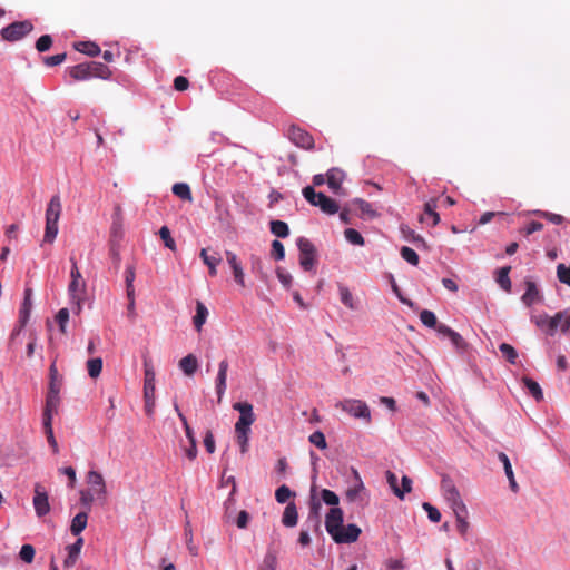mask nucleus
<instances>
[{
  "mask_svg": "<svg viewBox=\"0 0 570 570\" xmlns=\"http://www.w3.org/2000/svg\"><path fill=\"white\" fill-rule=\"evenodd\" d=\"M401 256L404 261L410 263L413 266H416L419 264V255L416 252L407 246H403L401 248Z\"/></svg>",
  "mask_w": 570,
  "mask_h": 570,
  "instance_id": "obj_48",
  "label": "nucleus"
},
{
  "mask_svg": "<svg viewBox=\"0 0 570 570\" xmlns=\"http://www.w3.org/2000/svg\"><path fill=\"white\" fill-rule=\"evenodd\" d=\"M344 178H345V173L342 169L336 168V167L328 169V171L326 173L327 186L334 194L341 193L342 183H343Z\"/></svg>",
  "mask_w": 570,
  "mask_h": 570,
  "instance_id": "obj_15",
  "label": "nucleus"
},
{
  "mask_svg": "<svg viewBox=\"0 0 570 570\" xmlns=\"http://www.w3.org/2000/svg\"><path fill=\"white\" fill-rule=\"evenodd\" d=\"M56 321L59 324L60 332L62 334L67 333L66 326L69 321V311L68 308H61L56 315Z\"/></svg>",
  "mask_w": 570,
  "mask_h": 570,
  "instance_id": "obj_58",
  "label": "nucleus"
},
{
  "mask_svg": "<svg viewBox=\"0 0 570 570\" xmlns=\"http://www.w3.org/2000/svg\"><path fill=\"white\" fill-rule=\"evenodd\" d=\"M198 367L197 357L188 354L179 361V368L188 376H191Z\"/></svg>",
  "mask_w": 570,
  "mask_h": 570,
  "instance_id": "obj_29",
  "label": "nucleus"
},
{
  "mask_svg": "<svg viewBox=\"0 0 570 570\" xmlns=\"http://www.w3.org/2000/svg\"><path fill=\"white\" fill-rule=\"evenodd\" d=\"M298 520V512L296 504L294 502H291L286 505L283 517H282V523L283 525L287 528H293L297 524Z\"/></svg>",
  "mask_w": 570,
  "mask_h": 570,
  "instance_id": "obj_24",
  "label": "nucleus"
},
{
  "mask_svg": "<svg viewBox=\"0 0 570 570\" xmlns=\"http://www.w3.org/2000/svg\"><path fill=\"white\" fill-rule=\"evenodd\" d=\"M87 371L90 377L96 379L102 371V360L100 357L90 358L87 361Z\"/></svg>",
  "mask_w": 570,
  "mask_h": 570,
  "instance_id": "obj_41",
  "label": "nucleus"
},
{
  "mask_svg": "<svg viewBox=\"0 0 570 570\" xmlns=\"http://www.w3.org/2000/svg\"><path fill=\"white\" fill-rule=\"evenodd\" d=\"M303 196L311 205L320 207L325 214L334 215L340 209V206L334 199L323 193L315 191L312 186L303 188Z\"/></svg>",
  "mask_w": 570,
  "mask_h": 570,
  "instance_id": "obj_2",
  "label": "nucleus"
},
{
  "mask_svg": "<svg viewBox=\"0 0 570 570\" xmlns=\"http://www.w3.org/2000/svg\"><path fill=\"white\" fill-rule=\"evenodd\" d=\"M510 271H511L510 266H504V267H501L500 269H498V272H497V278H495L497 283L505 292L511 291V281L509 277Z\"/></svg>",
  "mask_w": 570,
  "mask_h": 570,
  "instance_id": "obj_34",
  "label": "nucleus"
},
{
  "mask_svg": "<svg viewBox=\"0 0 570 570\" xmlns=\"http://www.w3.org/2000/svg\"><path fill=\"white\" fill-rule=\"evenodd\" d=\"M87 483L89 484V491L97 495V499H106L107 489L104 476L98 471H89L87 474Z\"/></svg>",
  "mask_w": 570,
  "mask_h": 570,
  "instance_id": "obj_9",
  "label": "nucleus"
},
{
  "mask_svg": "<svg viewBox=\"0 0 570 570\" xmlns=\"http://www.w3.org/2000/svg\"><path fill=\"white\" fill-rule=\"evenodd\" d=\"M43 429H45V433L47 435L48 443L52 448V451L55 453H57L59 449H58V443L53 435L52 422H43Z\"/></svg>",
  "mask_w": 570,
  "mask_h": 570,
  "instance_id": "obj_57",
  "label": "nucleus"
},
{
  "mask_svg": "<svg viewBox=\"0 0 570 570\" xmlns=\"http://www.w3.org/2000/svg\"><path fill=\"white\" fill-rule=\"evenodd\" d=\"M338 294L343 305L352 311L357 309V301L344 284H338Z\"/></svg>",
  "mask_w": 570,
  "mask_h": 570,
  "instance_id": "obj_27",
  "label": "nucleus"
},
{
  "mask_svg": "<svg viewBox=\"0 0 570 570\" xmlns=\"http://www.w3.org/2000/svg\"><path fill=\"white\" fill-rule=\"evenodd\" d=\"M88 514L87 512L77 513L70 525V531L73 535H79L87 527Z\"/></svg>",
  "mask_w": 570,
  "mask_h": 570,
  "instance_id": "obj_30",
  "label": "nucleus"
},
{
  "mask_svg": "<svg viewBox=\"0 0 570 570\" xmlns=\"http://www.w3.org/2000/svg\"><path fill=\"white\" fill-rule=\"evenodd\" d=\"M173 194L183 200H193L190 187L185 183H177L171 188Z\"/></svg>",
  "mask_w": 570,
  "mask_h": 570,
  "instance_id": "obj_37",
  "label": "nucleus"
},
{
  "mask_svg": "<svg viewBox=\"0 0 570 570\" xmlns=\"http://www.w3.org/2000/svg\"><path fill=\"white\" fill-rule=\"evenodd\" d=\"M454 514L456 519V529L462 537H465L470 528V523L468 521V511L456 512Z\"/></svg>",
  "mask_w": 570,
  "mask_h": 570,
  "instance_id": "obj_40",
  "label": "nucleus"
},
{
  "mask_svg": "<svg viewBox=\"0 0 570 570\" xmlns=\"http://www.w3.org/2000/svg\"><path fill=\"white\" fill-rule=\"evenodd\" d=\"M422 508L426 511L428 513V517L429 519L432 521V522H439L441 520V513L440 511L434 507L432 505L431 503L429 502H424L422 504Z\"/></svg>",
  "mask_w": 570,
  "mask_h": 570,
  "instance_id": "obj_61",
  "label": "nucleus"
},
{
  "mask_svg": "<svg viewBox=\"0 0 570 570\" xmlns=\"http://www.w3.org/2000/svg\"><path fill=\"white\" fill-rule=\"evenodd\" d=\"M19 556L24 562L31 563L35 558V548L31 544H23Z\"/></svg>",
  "mask_w": 570,
  "mask_h": 570,
  "instance_id": "obj_60",
  "label": "nucleus"
},
{
  "mask_svg": "<svg viewBox=\"0 0 570 570\" xmlns=\"http://www.w3.org/2000/svg\"><path fill=\"white\" fill-rule=\"evenodd\" d=\"M363 491H364V485L362 482H360L355 487L347 489L346 498L348 501H352V502L362 501L361 494Z\"/></svg>",
  "mask_w": 570,
  "mask_h": 570,
  "instance_id": "obj_54",
  "label": "nucleus"
},
{
  "mask_svg": "<svg viewBox=\"0 0 570 570\" xmlns=\"http://www.w3.org/2000/svg\"><path fill=\"white\" fill-rule=\"evenodd\" d=\"M135 276H136L135 267L132 265L127 266L126 272H125L127 296H132V294L135 293V288H134Z\"/></svg>",
  "mask_w": 570,
  "mask_h": 570,
  "instance_id": "obj_45",
  "label": "nucleus"
},
{
  "mask_svg": "<svg viewBox=\"0 0 570 570\" xmlns=\"http://www.w3.org/2000/svg\"><path fill=\"white\" fill-rule=\"evenodd\" d=\"M295 493L291 491V489L283 484L275 491V499L278 503H285L288 501L291 497H294Z\"/></svg>",
  "mask_w": 570,
  "mask_h": 570,
  "instance_id": "obj_47",
  "label": "nucleus"
},
{
  "mask_svg": "<svg viewBox=\"0 0 570 570\" xmlns=\"http://www.w3.org/2000/svg\"><path fill=\"white\" fill-rule=\"evenodd\" d=\"M499 350L509 363L515 364L517 358H518V353L512 345H510L508 343H502V344H500Z\"/></svg>",
  "mask_w": 570,
  "mask_h": 570,
  "instance_id": "obj_42",
  "label": "nucleus"
},
{
  "mask_svg": "<svg viewBox=\"0 0 570 570\" xmlns=\"http://www.w3.org/2000/svg\"><path fill=\"white\" fill-rule=\"evenodd\" d=\"M144 396L155 395V371L149 361L145 360Z\"/></svg>",
  "mask_w": 570,
  "mask_h": 570,
  "instance_id": "obj_20",
  "label": "nucleus"
},
{
  "mask_svg": "<svg viewBox=\"0 0 570 570\" xmlns=\"http://www.w3.org/2000/svg\"><path fill=\"white\" fill-rule=\"evenodd\" d=\"M185 538H186V546L191 556L198 554V548L194 544L193 541V532L189 522L185 525Z\"/></svg>",
  "mask_w": 570,
  "mask_h": 570,
  "instance_id": "obj_53",
  "label": "nucleus"
},
{
  "mask_svg": "<svg viewBox=\"0 0 570 570\" xmlns=\"http://www.w3.org/2000/svg\"><path fill=\"white\" fill-rule=\"evenodd\" d=\"M225 256H226V261L228 262V264L233 271L235 282L239 286L245 287V275H244V271H243L240 262L238 261L237 255L230 250H226Z\"/></svg>",
  "mask_w": 570,
  "mask_h": 570,
  "instance_id": "obj_14",
  "label": "nucleus"
},
{
  "mask_svg": "<svg viewBox=\"0 0 570 570\" xmlns=\"http://www.w3.org/2000/svg\"><path fill=\"white\" fill-rule=\"evenodd\" d=\"M207 316H208V311H207L206 306L202 302H197L196 315L193 318V322H194V325H195V328L197 330V332L202 331V327H203L204 323L206 322Z\"/></svg>",
  "mask_w": 570,
  "mask_h": 570,
  "instance_id": "obj_32",
  "label": "nucleus"
},
{
  "mask_svg": "<svg viewBox=\"0 0 570 570\" xmlns=\"http://www.w3.org/2000/svg\"><path fill=\"white\" fill-rule=\"evenodd\" d=\"M498 459L500 460V462L503 464V469H504V472H505V475L509 480V484H510V489L517 493L519 491V485L515 481V478H514V473H513V470H512V465H511V462L508 458V455L503 452H500L498 454Z\"/></svg>",
  "mask_w": 570,
  "mask_h": 570,
  "instance_id": "obj_22",
  "label": "nucleus"
},
{
  "mask_svg": "<svg viewBox=\"0 0 570 570\" xmlns=\"http://www.w3.org/2000/svg\"><path fill=\"white\" fill-rule=\"evenodd\" d=\"M76 50L89 57H96L100 53V48L96 42L81 41L75 45Z\"/></svg>",
  "mask_w": 570,
  "mask_h": 570,
  "instance_id": "obj_33",
  "label": "nucleus"
},
{
  "mask_svg": "<svg viewBox=\"0 0 570 570\" xmlns=\"http://www.w3.org/2000/svg\"><path fill=\"white\" fill-rule=\"evenodd\" d=\"M420 320L425 326L430 328H435L439 325L435 314L429 309L421 312Z\"/></svg>",
  "mask_w": 570,
  "mask_h": 570,
  "instance_id": "obj_46",
  "label": "nucleus"
},
{
  "mask_svg": "<svg viewBox=\"0 0 570 570\" xmlns=\"http://www.w3.org/2000/svg\"><path fill=\"white\" fill-rule=\"evenodd\" d=\"M321 497L325 504L331 505L332 508H337L336 505L338 504L340 499L335 492L328 489H323Z\"/></svg>",
  "mask_w": 570,
  "mask_h": 570,
  "instance_id": "obj_51",
  "label": "nucleus"
},
{
  "mask_svg": "<svg viewBox=\"0 0 570 570\" xmlns=\"http://www.w3.org/2000/svg\"><path fill=\"white\" fill-rule=\"evenodd\" d=\"M250 429L235 430L236 441L239 445L240 452L244 454L248 451Z\"/></svg>",
  "mask_w": 570,
  "mask_h": 570,
  "instance_id": "obj_36",
  "label": "nucleus"
},
{
  "mask_svg": "<svg viewBox=\"0 0 570 570\" xmlns=\"http://www.w3.org/2000/svg\"><path fill=\"white\" fill-rule=\"evenodd\" d=\"M563 318V313L559 312L553 317H549L547 314L537 315L532 317V321L538 327L546 331L548 334L553 335L558 328V323Z\"/></svg>",
  "mask_w": 570,
  "mask_h": 570,
  "instance_id": "obj_11",
  "label": "nucleus"
},
{
  "mask_svg": "<svg viewBox=\"0 0 570 570\" xmlns=\"http://www.w3.org/2000/svg\"><path fill=\"white\" fill-rule=\"evenodd\" d=\"M557 276L560 283L570 286V266L559 264L557 266Z\"/></svg>",
  "mask_w": 570,
  "mask_h": 570,
  "instance_id": "obj_55",
  "label": "nucleus"
},
{
  "mask_svg": "<svg viewBox=\"0 0 570 570\" xmlns=\"http://www.w3.org/2000/svg\"><path fill=\"white\" fill-rule=\"evenodd\" d=\"M82 544H83V540H82V538H79L73 544H70L67 547L68 556L63 561L65 567H72L76 563V561L80 554Z\"/></svg>",
  "mask_w": 570,
  "mask_h": 570,
  "instance_id": "obj_26",
  "label": "nucleus"
},
{
  "mask_svg": "<svg viewBox=\"0 0 570 570\" xmlns=\"http://www.w3.org/2000/svg\"><path fill=\"white\" fill-rule=\"evenodd\" d=\"M67 58L65 52L43 58V63L48 67H53L62 63Z\"/></svg>",
  "mask_w": 570,
  "mask_h": 570,
  "instance_id": "obj_63",
  "label": "nucleus"
},
{
  "mask_svg": "<svg viewBox=\"0 0 570 570\" xmlns=\"http://www.w3.org/2000/svg\"><path fill=\"white\" fill-rule=\"evenodd\" d=\"M336 409H341L354 419L363 420L365 423H371V410L366 402L357 399H345L335 404Z\"/></svg>",
  "mask_w": 570,
  "mask_h": 570,
  "instance_id": "obj_3",
  "label": "nucleus"
},
{
  "mask_svg": "<svg viewBox=\"0 0 570 570\" xmlns=\"http://www.w3.org/2000/svg\"><path fill=\"white\" fill-rule=\"evenodd\" d=\"M87 63L91 73V78H100L106 80L111 77V70L102 62L90 61Z\"/></svg>",
  "mask_w": 570,
  "mask_h": 570,
  "instance_id": "obj_25",
  "label": "nucleus"
},
{
  "mask_svg": "<svg viewBox=\"0 0 570 570\" xmlns=\"http://www.w3.org/2000/svg\"><path fill=\"white\" fill-rule=\"evenodd\" d=\"M524 284L525 293L522 295L521 299L527 306H531L541 299V295L537 287V284L533 281L525 279Z\"/></svg>",
  "mask_w": 570,
  "mask_h": 570,
  "instance_id": "obj_18",
  "label": "nucleus"
},
{
  "mask_svg": "<svg viewBox=\"0 0 570 570\" xmlns=\"http://www.w3.org/2000/svg\"><path fill=\"white\" fill-rule=\"evenodd\" d=\"M444 499L448 501L454 513L466 512V507L461 498L459 490L448 493L444 495Z\"/></svg>",
  "mask_w": 570,
  "mask_h": 570,
  "instance_id": "obj_28",
  "label": "nucleus"
},
{
  "mask_svg": "<svg viewBox=\"0 0 570 570\" xmlns=\"http://www.w3.org/2000/svg\"><path fill=\"white\" fill-rule=\"evenodd\" d=\"M297 247L299 249V265L304 271H312L316 265V248L314 244L305 238L297 239Z\"/></svg>",
  "mask_w": 570,
  "mask_h": 570,
  "instance_id": "obj_4",
  "label": "nucleus"
},
{
  "mask_svg": "<svg viewBox=\"0 0 570 570\" xmlns=\"http://www.w3.org/2000/svg\"><path fill=\"white\" fill-rule=\"evenodd\" d=\"M33 26L30 21H16L2 28L1 37L10 42L18 41L30 33Z\"/></svg>",
  "mask_w": 570,
  "mask_h": 570,
  "instance_id": "obj_5",
  "label": "nucleus"
},
{
  "mask_svg": "<svg viewBox=\"0 0 570 570\" xmlns=\"http://www.w3.org/2000/svg\"><path fill=\"white\" fill-rule=\"evenodd\" d=\"M522 382L535 401L539 402L543 399L542 390L535 381L530 377H523Z\"/></svg>",
  "mask_w": 570,
  "mask_h": 570,
  "instance_id": "obj_35",
  "label": "nucleus"
},
{
  "mask_svg": "<svg viewBox=\"0 0 570 570\" xmlns=\"http://www.w3.org/2000/svg\"><path fill=\"white\" fill-rule=\"evenodd\" d=\"M309 442L314 444L316 448L324 450L327 446L326 439L323 432L315 431L308 438Z\"/></svg>",
  "mask_w": 570,
  "mask_h": 570,
  "instance_id": "obj_56",
  "label": "nucleus"
},
{
  "mask_svg": "<svg viewBox=\"0 0 570 570\" xmlns=\"http://www.w3.org/2000/svg\"><path fill=\"white\" fill-rule=\"evenodd\" d=\"M269 226L272 234L279 238H285L289 235L288 225L283 220H272Z\"/></svg>",
  "mask_w": 570,
  "mask_h": 570,
  "instance_id": "obj_38",
  "label": "nucleus"
},
{
  "mask_svg": "<svg viewBox=\"0 0 570 570\" xmlns=\"http://www.w3.org/2000/svg\"><path fill=\"white\" fill-rule=\"evenodd\" d=\"M52 45V38L49 35L41 36L36 42V49L39 52H45L50 49Z\"/></svg>",
  "mask_w": 570,
  "mask_h": 570,
  "instance_id": "obj_62",
  "label": "nucleus"
},
{
  "mask_svg": "<svg viewBox=\"0 0 570 570\" xmlns=\"http://www.w3.org/2000/svg\"><path fill=\"white\" fill-rule=\"evenodd\" d=\"M352 204L356 206L363 216H367L370 218L377 216V213L372 208V205L364 199L356 198L352 202Z\"/></svg>",
  "mask_w": 570,
  "mask_h": 570,
  "instance_id": "obj_39",
  "label": "nucleus"
},
{
  "mask_svg": "<svg viewBox=\"0 0 570 570\" xmlns=\"http://www.w3.org/2000/svg\"><path fill=\"white\" fill-rule=\"evenodd\" d=\"M228 362L227 360H223L218 364V373L216 376V392L218 395V401L222 400L225 391H226V381H227V371H228Z\"/></svg>",
  "mask_w": 570,
  "mask_h": 570,
  "instance_id": "obj_17",
  "label": "nucleus"
},
{
  "mask_svg": "<svg viewBox=\"0 0 570 570\" xmlns=\"http://www.w3.org/2000/svg\"><path fill=\"white\" fill-rule=\"evenodd\" d=\"M72 264V268L70 272L71 281L69 283L68 292L71 297V301L77 305V313L81 311V303L83 301L85 292H86V283L82 278V275L77 266V262L73 257L70 258Z\"/></svg>",
  "mask_w": 570,
  "mask_h": 570,
  "instance_id": "obj_1",
  "label": "nucleus"
},
{
  "mask_svg": "<svg viewBox=\"0 0 570 570\" xmlns=\"http://www.w3.org/2000/svg\"><path fill=\"white\" fill-rule=\"evenodd\" d=\"M61 208L60 197L58 195L52 196L46 209V222L58 223Z\"/></svg>",
  "mask_w": 570,
  "mask_h": 570,
  "instance_id": "obj_19",
  "label": "nucleus"
},
{
  "mask_svg": "<svg viewBox=\"0 0 570 570\" xmlns=\"http://www.w3.org/2000/svg\"><path fill=\"white\" fill-rule=\"evenodd\" d=\"M361 534V529L356 524H347L343 525L341 530H338L335 534H333V540L336 543H352L355 542Z\"/></svg>",
  "mask_w": 570,
  "mask_h": 570,
  "instance_id": "obj_13",
  "label": "nucleus"
},
{
  "mask_svg": "<svg viewBox=\"0 0 570 570\" xmlns=\"http://www.w3.org/2000/svg\"><path fill=\"white\" fill-rule=\"evenodd\" d=\"M58 234V223L46 222L43 242L52 244Z\"/></svg>",
  "mask_w": 570,
  "mask_h": 570,
  "instance_id": "obj_44",
  "label": "nucleus"
},
{
  "mask_svg": "<svg viewBox=\"0 0 570 570\" xmlns=\"http://www.w3.org/2000/svg\"><path fill=\"white\" fill-rule=\"evenodd\" d=\"M345 238L353 245L363 246L364 245V238L363 236L353 228H347L344 232Z\"/></svg>",
  "mask_w": 570,
  "mask_h": 570,
  "instance_id": "obj_49",
  "label": "nucleus"
},
{
  "mask_svg": "<svg viewBox=\"0 0 570 570\" xmlns=\"http://www.w3.org/2000/svg\"><path fill=\"white\" fill-rule=\"evenodd\" d=\"M386 481L392 489L393 493L399 497L400 499L404 498V491H401V489L397 485V476L395 473L387 471L386 472Z\"/></svg>",
  "mask_w": 570,
  "mask_h": 570,
  "instance_id": "obj_50",
  "label": "nucleus"
},
{
  "mask_svg": "<svg viewBox=\"0 0 570 570\" xmlns=\"http://www.w3.org/2000/svg\"><path fill=\"white\" fill-rule=\"evenodd\" d=\"M66 72L75 80V81H85L91 79V73L88 67V63H79L73 67H70L66 70Z\"/></svg>",
  "mask_w": 570,
  "mask_h": 570,
  "instance_id": "obj_21",
  "label": "nucleus"
},
{
  "mask_svg": "<svg viewBox=\"0 0 570 570\" xmlns=\"http://www.w3.org/2000/svg\"><path fill=\"white\" fill-rule=\"evenodd\" d=\"M325 528L333 538L338 530L343 528V511L341 508H331L325 517Z\"/></svg>",
  "mask_w": 570,
  "mask_h": 570,
  "instance_id": "obj_12",
  "label": "nucleus"
},
{
  "mask_svg": "<svg viewBox=\"0 0 570 570\" xmlns=\"http://www.w3.org/2000/svg\"><path fill=\"white\" fill-rule=\"evenodd\" d=\"M35 495L32 499L36 514L41 518L50 512L49 497L43 487L40 483L35 484Z\"/></svg>",
  "mask_w": 570,
  "mask_h": 570,
  "instance_id": "obj_8",
  "label": "nucleus"
},
{
  "mask_svg": "<svg viewBox=\"0 0 570 570\" xmlns=\"http://www.w3.org/2000/svg\"><path fill=\"white\" fill-rule=\"evenodd\" d=\"M233 409L240 414L235 424V430L250 429V425L255 422L253 405L248 402H236L233 404Z\"/></svg>",
  "mask_w": 570,
  "mask_h": 570,
  "instance_id": "obj_7",
  "label": "nucleus"
},
{
  "mask_svg": "<svg viewBox=\"0 0 570 570\" xmlns=\"http://www.w3.org/2000/svg\"><path fill=\"white\" fill-rule=\"evenodd\" d=\"M288 139L299 148L312 150L314 148V138L306 130L298 126H291L287 131Z\"/></svg>",
  "mask_w": 570,
  "mask_h": 570,
  "instance_id": "obj_6",
  "label": "nucleus"
},
{
  "mask_svg": "<svg viewBox=\"0 0 570 570\" xmlns=\"http://www.w3.org/2000/svg\"><path fill=\"white\" fill-rule=\"evenodd\" d=\"M60 405V391L48 390L46 404L42 414L43 422H52V416L58 412Z\"/></svg>",
  "mask_w": 570,
  "mask_h": 570,
  "instance_id": "obj_10",
  "label": "nucleus"
},
{
  "mask_svg": "<svg viewBox=\"0 0 570 570\" xmlns=\"http://www.w3.org/2000/svg\"><path fill=\"white\" fill-rule=\"evenodd\" d=\"M271 255L276 261H282L285 257V248L284 245L279 240L272 242V252Z\"/></svg>",
  "mask_w": 570,
  "mask_h": 570,
  "instance_id": "obj_59",
  "label": "nucleus"
},
{
  "mask_svg": "<svg viewBox=\"0 0 570 570\" xmlns=\"http://www.w3.org/2000/svg\"><path fill=\"white\" fill-rule=\"evenodd\" d=\"M438 199L431 198L424 204V214L421 216V222L436 226L440 222V216L436 213Z\"/></svg>",
  "mask_w": 570,
  "mask_h": 570,
  "instance_id": "obj_16",
  "label": "nucleus"
},
{
  "mask_svg": "<svg viewBox=\"0 0 570 570\" xmlns=\"http://www.w3.org/2000/svg\"><path fill=\"white\" fill-rule=\"evenodd\" d=\"M159 236L163 239L165 246L170 250H176V243L170 235V230L167 226H163L159 229Z\"/></svg>",
  "mask_w": 570,
  "mask_h": 570,
  "instance_id": "obj_52",
  "label": "nucleus"
},
{
  "mask_svg": "<svg viewBox=\"0 0 570 570\" xmlns=\"http://www.w3.org/2000/svg\"><path fill=\"white\" fill-rule=\"evenodd\" d=\"M31 296H32V289L30 287H27L24 289L23 302H22L20 311H19V320L21 323V327H23L27 324L29 316H30V311H31V306H32Z\"/></svg>",
  "mask_w": 570,
  "mask_h": 570,
  "instance_id": "obj_23",
  "label": "nucleus"
},
{
  "mask_svg": "<svg viewBox=\"0 0 570 570\" xmlns=\"http://www.w3.org/2000/svg\"><path fill=\"white\" fill-rule=\"evenodd\" d=\"M532 213L541 218L547 219L548 222H550L552 224H556V225H561L564 222V217L560 214H554V213L546 212V210H533Z\"/></svg>",
  "mask_w": 570,
  "mask_h": 570,
  "instance_id": "obj_43",
  "label": "nucleus"
},
{
  "mask_svg": "<svg viewBox=\"0 0 570 570\" xmlns=\"http://www.w3.org/2000/svg\"><path fill=\"white\" fill-rule=\"evenodd\" d=\"M61 387H62V376L58 372V368L56 366V361H53L49 367L48 390L61 391Z\"/></svg>",
  "mask_w": 570,
  "mask_h": 570,
  "instance_id": "obj_31",
  "label": "nucleus"
},
{
  "mask_svg": "<svg viewBox=\"0 0 570 570\" xmlns=\"http://www.w3.org/2000/svg\"><path fill=\"white\" fill-rule=\"evenodd\" d=\"M276 569V557L273 553H267L264 557L263 563L259 570H275Z\"/></svg>",
  "mask_w": 570,
  "mask_h": 570,
  "instance_id": "obj_64",
  "label": "nucleus"
}]
</instances>
